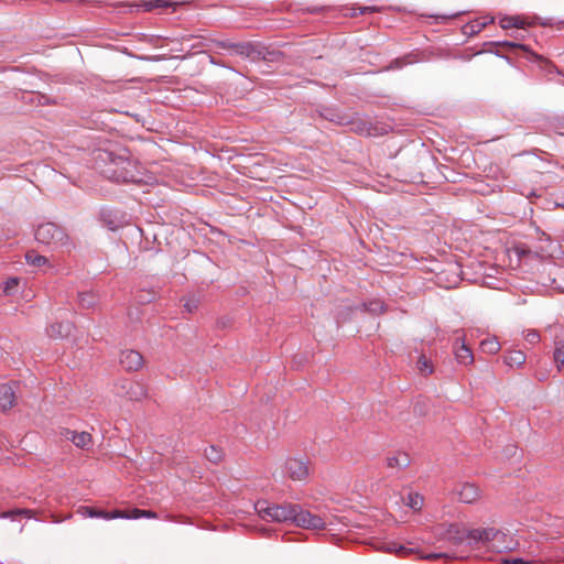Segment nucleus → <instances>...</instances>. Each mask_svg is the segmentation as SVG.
<instances>
[{
    "label": "nucleus",
    "instance_id": "obj_1",
    "mask_svg": "<svg viewBox=\"0 0 564 564\" xmlns=\"http://www.w3.org/2000/svg\"><path fill=\"white\" fill-rule=\"evenodd\" d=\"M254 509L265 521L291 522L296 527L308 530H323L325 528V522L321 517L303 510L300 505H270L265 500H259L256 502Z\"/></svg>",
    "mask_w": 564,
    "mask_h": 564
},
{
    "label": "nucleus",
    "instance_id": "obj_2",
    "mask_svg": "<svg viewBox=\"0 0 564 564\" xmlns=\"http://www.w3.org/2000/svg\"><path fill=\"white\" fill-rule=\"evenodd\" d=\"M97 158L106 164L102 174L113 182L139 184L144 181L139 164L126 154L100 151Z\"/></svg>",
    "mask_w": 564,
    "mask_h": 564
},
{
    "label": "nucleus",
    "instance_id": "obj_3",
    "mask_svg": "<svg viewBox=\"0 0 564 564\" xmlns=\"http://www.w3.org/2000/svg\"><path fill=\"white\" fill-rule=\"evenodd\" d=\"M216 55H237L246 56L251 59H263L273 62L279 53L269 51L263 45H253L251 43L232 42L229 40H214V65L224 64Z\"/></svg>",
    "mask_w": 564,
    "mask_h": 564
},
{
    "label": "nucleus",
    "instance_id": "obj_4",
    "mask_svg": "<svg viewBox=\"0 0 564 564\" xmlns=\"http://www.w3.org/2000/svg\"><path fill=\"white\" fill-rule=\"evenodd\" d=\"M35 239L53 250L69 251L73 243L66 231L54 223L40 225L35 230Z\"/></svg>",
    "mask_w": 564,
    "mask_h": 564
},
{
    "label": "nucleus",
    "instance_id": "obj_5",
    "mask_svg": "<svg viewBox=\"0 0 564 564\" xmlns=\"http://www.w3.org/2000/svg\"><path fill=\"white\" fill-rule=\"evenodd\" d=\"M59 435L62 440L70 442L75 447L85 452H90L94 448L95 441L89 432L62 429Z\"/></svg>",
    "mask_w": 564,
    "mask_h": 564
},
{
    "label": "nucleus",
    "instance_id": "obj_6",
    "mask_svg": "<svg viewBox=\"0 0 564 564\" xmlns=\"http://www.w3.org/2000/svg\"><path fill=\"white\" fill-rule=\"evenodd\" d=\"M116 394L131 401H141L147 397L148 391L142 383L124 379L116 384Z\"/></svg>",
    "mask_w": 564,
    "mask_h": 564
},
{
    "label": "nucleus",
    "instance_id": "obj_7",
    "mask_svg": "<svg viewBox=\"0 0 564 564\" xmlns=\"http://www.w3.org/2000/svg\"><path fill=\"white\" fill-rule=\"evenodd\" d=\"M501 532L495 528L468 529L467 545L478 547L494 541Z\"/></svg>",
    "mask_w": 564,
    "mask_h": 564
},
{
    "label": "nucleus",
    "instance_id": "obj_8",
    "mask_svg": "<svg viewBox=\"0 0 564 564\" xmlns=\"http://www.w3.org/2000/svg\"><path fill=\"white\" fill-rule=\"evenodd\" d=\"M468 529L459 523L449 524L444 533V539L454 546L467 545Z\"/></svg>",
    "mask_w": 564,
    "mask_h": 564
},
{
    "label": "nucleus",
    "instance_id": "obj_9",
    "mask_svg": "<svg viewBox=\"0 0 564 564\" xmlns=\"http://www.w3.org/2000/svg\"><path fill=\"white\" fill-rule=\"evenodd\" d=\"M536 21V17L506 15L500 19L499 24L503 30L511 28L525 29L535 25Z\"/></svg>",
    "mask_w": 564,
    "mask_h": 564
},
{
    "label": "nucleus",
    "instance_id": "obj_10",
    "mask_svg": "<svg viewBox=\"0 0 564 564\" xmlns=\"http://www.w3.org/2000/svg\"><path fill=\"white\" fill-rule=\"evenodd\" d=\"M119 361L127 371H138L143 366L142 355L132 349L121 351Z\"/></svg>",
    "mask_w": 564,
    "mask_h": 564
},
{
    "label": "nucleus",
    "instance_id": "obj_11",
    "mask_svg": "<svg viewBox=\"0 0 564 564\" xmlns=\"http://www.w3.org/2000/svg\"><path fill=\"white\" fill-rule=\"evenodd\" d=\"M17 383H0V409L7 411L15 404Z\"/></svg>",
    "mask_w": 564,
    "mask_h": 564
},
{
    "label": "nucleus",
    "instance_id": "obj_12",
    "mask_svg": "<svg viewBox=\"0 0 564 564\" xmlns=\"http://www.w3.org/2000/svg\"><path fill=\"white\" fill-rule=\"evenodd\" d=\"M285 469L294 480H303L308 475V466L304 460H286Z\"/></svg>",
    "mask_w": 564,
    "mask_h": 564
},
{
    "label": "nucleus",
    "instance_id": "obj_13",
    "mask_svg": "<svg viewBox=\"0 0 564 564\" xmlns=\"http://www.w3.org/2000/svg\"><path fill=\"white\" fill-rule=\"evenodd\" d=\"M76 512L84 518H102L105 520H111L121 517L119 511L107 512L88 506H80Z\"/></svg>",
    "mask_w": 564,
    "mask_h": 564
},
{
    "label": "nucleus",
    "instance_id": "obj_14",
    "mask_svg": "<svg viewBox=\"0 0 564 564\" xmlns=\"http://www.w3.org/2000/svg\"><path fill=\"white\" fill-rule=\"evenodd\" d=\"M74 329L73 323L66 321V322H56L50 325L47 328V334L51 338L58 339V338H66L70 335L72 330Z\"/></svg>",
    "mask_w": 564,
    "mask_h": 564
},
{
    "label": "nucleus",
    "instance_id": "obj_15",
    "mask_svg": "<svg viewBox=\"0 0 564 564\" xmlns=\"http://www.w3.org/2000/svg\"><path fill=\"white\" fill-rule=\"evenodd\" d=\"M457 496L464 503H474L480 498V490L473 484H464L457 490Z\"/></svg>",
    "mask_w": 564,
    "mask_h": 564
},
{
    "label": "nucleus",
    "instance_id": "obj_16",
    "mask_svg": "<svg viewBox=\"0 0 564 564\" xmlns=\"http://www.w3.org/2000/svg\"><path fill=\"white\" fill-rule=\"evenodd\" d=\"M455 358L462 365H470L474 361V355L469 347L462 341L460 346L455 347Z\"/></svg>",
    "mask_w": 564,
    "mask_h": 564
},
{
    "label": "nucleus",
    "instance_id": "obj_17",
    "mask_svg": "<svg viewBox=\"0 0 564 564\" xmlns=\"http://www.w3.org/2000/svg\"><path fill=\"white\" fill-rule=\"evenodd\" d=\"M525 355L521 350H511L505 356V362L509 367H521L525 364Z\"/></svg>",
    "mask_w": 564,
    "mask_h": 564
},
{
    "label": "nucleus",
    "instance_id": "obj_18",
    "mask_svg": "<svg viewBox=\"0 0 564 564\" xmlns=\"http://www.w3.org/2000/svg\"><path fill=\"white\" fill-rule=\"evenodd\" d=\"M494 18H490L489 20H475V21H471L469 23H467L466 25H464L463 28V31L465 34H477L479 32H481L487 24L489 23H494Z\"/></svg>",
    "mask_w": 564,
    "mask_h": 564
},
{
    "label": "nucleus",
    "instance_id": "obj_19",
    "mask_svg": "<svg viewBox=\"0 0 564 564\" xmlns=\"http://www.w3.org/2000/svg\"><path fill=\"white\" fill-rule=\"evenodd\" d=\"M78 301L83 308H93L98 303V296L93 292H82L78 294Z\"/></svg>",
    "mask_w": 564,
    "mask_h": 564
},
{
    "label": "nucleus",
    "instance_id": "obj_20",
    "mask_svg": "<svg viewBox=\"0 0 564 564\" xmlns=\"http://www.w3.org/2000/svg\"><path fill=\"white\" fill-rule=\"evenodd\" d=\"M480 348L484 352L495 355L500 350V344L497 338H486L480 343Z\"/></svg>",
    "mask_w": 564,
    "mask_h": 564
},
{
    "label": "nucleus",
    "instance_id": "obj_21",
    "mask_svg": "<svg viewBox=\"0 0 564 564\" xmlns=\"http://www.w3.org/2000/svg\"><path fill=\"white\" fill-rule=\"evenodd\" d=\"M416 367L421 375L429 376L433 373L434 368L431 360L425 356L421 355L417 359Z\"/></svg>",
    "mask_w": 564,
    "mask_h": 564
},
{
    "label": "nucleus",
    "instance_id": "obj_22",
    "mask_svg": "<svg viewBox=\"0 0 564 564\" xmlns=\"http://www.w3.org/2000/svg\"><path fill=\"white\" fill-rule=\"evenodd\" d=\"M538 561V554L534 551L530 552V555L528 557H511V558H503V564H532Z\"/></svg>",
    "mask_w": 564,
    "mask_h": 564
},
{
    "label": "nucleus",
    "instance_id": "obj_23",
    "mask_svg": "<svg viewBox=\"0 0 564 564\" xmlns=\"http://www.w3.org/2000/svg\"><path fill=\"white\" fill-rule=\"evenodd\" d=\"M25 260L30 265L42 267L46 264L47 259L44 256L36 253L35 251H29L25 253Z\"/></svg>",
    "mask_w": 564,
    "mask_h": 564
},
{
    "label": "nucleus",
    "instance_id": "obj_24",
    "mask_svg": "<svg viewBox=\"0 0 564 564\" xmlns=\"http://www.w3.org/2000/svg\"><path fill=\"white\" fill-rule=\"evenodd\" d=\"M20 284L19 278H10L3 284V293L7 296H11L18 293Z\"/></svg>",
    "mask_w": 564,
    "mask_h": 564
},
{
    "label": "nucleus",
    "instance_id": "obj_25",
    "mask_svg": "<svg viewBox=\"0 0 564 564\" xmlns=\"http://www.w3.org/2000/svg\"><path fill=\"white\" fill-rule=\"evenodd\" d=\"M404 501L413 510H420L423 506V497L416 492H410Z\"/></svg>",
    "mask_w": 564,
    "mask_h": 564
},
{
    "label": "nucleus",
    "instance_id": "obj_26",
    "mask_svg": "<svg viewBox=\"0 0 564 564\" xmlns=\"http://www.w3.org/2000/svg\"><path fill=\"white\" fill-rule=\"evenodd\" d=\"M198 305L199 299H197L195 295H192L185 300L184 308L187 313H193L197 310Z\"/></svg>",
    "mask_w": 564,
    "mask_h": 564
},
{
    "label": "nucleus",
    "instance_id": "obj_27",
    "mask_svg": "<svg viewBox=\"0 0 564 564\" xmlns=\"http://www.w3.org/2000/svg\"><path fill=\"white\" fill-rule=\"evenodd\" d=\"M553 359H554V362H555V365L557 367V370L561 371L562 367L564 366V346L563 347H557L554 350Z\"/></svg>",
    "mask_w": 564,
    "mask_h": 564
},
{
    "label": "nucleus",
    "instance_id": "obj_28",
    "mask_svg": "<svg viewBox=\"0 0 564 564\" xmlns=\"http://www.w3.org/2000/svg\"><path fill=\"white\" fill-rule=\"evenodd\" d=\"M494 45H497V46H502L505 48H521L523 51H527V46L523 45V44H520V43H516V42H509V41H505V42H495L492 43Z\"/></svg>",
    "mask_w": 564,
    "mask_h": 564
},
{
    "label": "nucleus",
    "instance_id": "obj_29",
    "mask_svg": "<svg viewBox=\"0 0 564 564\" xmlns=\"http://www.w3.org/2000/svg\"><path fill=\"white\" fill-rule=\"evenodd\" d=\"M524 338L529 344L535 345L540 341V334L535 329H530L525 333Z\"/></svg>",
    "mask_w": 564,
    "mask_h": 564
},
{
    "label": "nucleus",
    "instance_id": "obj_30",
    "mask_svg": "<svg viewBox=\"0 0 564 564\" xmlns=\"http://www.w3.org/2000/svg\"><path fill=\"white\" fill-rule=\"evenodd\" d=\"M465 11H458V12H455V13H451V14H435V15H431L432 18H434L435 20L437 21H447V20H451V19H455L462 14H464Z\"/></svg>",
    "mask_w": 564,
    "mask_h": 564
},
{
    "label": "nucleus",
    "instance_id": "obj_31",
    "mask_svg": "<svg viewBox=\"0 0 564 564\" xmlns=\"http://www.w3.org/2000/svg\"><path fill=\"white\" fill-rule=\"evenodd\" d=\"M119 512L121 513V517H120V518H133V519H139V518L143 517V513H145V510L133 509L131 514H126V513H123L122 511H119Z\"/></svg>",
    "mask_w": 564,
    "mask_h": 564
},
{
    "label": "nucleus",
    "instance_id": "obj_32",
    "mask_svg": "<svg viewBox=\"0 0 564 564\" xmlns=\"http://www.w3.org/2000/svg\"><path fill=\"white\" fill-rule=\"evenodd\" d=\"M367 310H369L370 312H373V313H382L383 305L380 302H372V303H370V305Z\"/></svg>",
    "mask_w": 564,
    "mask_h": 564
},
{
    "label": "nucleus",
    "instance_id": "obj_33",
    "mask_svg": "<svg viewBox=\"0 0 564 564\" xmlns=\"http://www.w3.org/2000/svg\"><path fill=\"white\" fill-rule=\"evenodd\" d=\"M441 557L448 558L449 556L446 553H429L424 556V558H426V560H436V558H441Z\"/></svg>",
    "mask_w": 564,
    "mask_h": 564
},
{
    "label": "nucleus",
    "instance_id": "obj_34",
    "mask_svg": "<svg viewBox=\"0 0 564 564\" xmlns=\"http://www.w3.org/2000/svg\"><path fill=\"white\" fill-rule=\"evenodd\" d=\"M508 452H509V454H510L511 456H517L518 448H517V446H513V445H512V446H509V447H508Z\"/></svg>",
    "mask_w": 564,
    "mask_h": 564
},
{
    "label": "nucleus",
    "instance_id": "obj_35",
    "mask_svg": "<svg viewBox=\"0 0 564 564\" xmlns=\"http://www.w3.org/2000/svg\"><path fill=\"white\" fill-rule=\"evenodd\" d=\"M17 513H19V514H26L28 517H30L31 510H29V509H20V510H17Z\"/></svg>",
    "mask_w": 564,
    "mask_h": 564
},
{
    "label": "nucleus",
    "instance_id": "obj_36",
    "mask_svg": "<svg viewBox=\"0 0 564 564\" xmlns=\"http://www.w3.org/2000/svg\"><path fill=\"white\" fill-rule=\"evenodd\" d=\"M228 322H229V321H223V319H219V321L217 322V326H218V327H226V326H227V324H228Z\"/></svg>",
    "mask_w": 564,
    "mask_h": 564
},
{
    "label": "nucleus",
    "instance_id": "obj_37",
    "mask_svg": "<svg viewBox=\"0 0 564 564\" xmlns=\"http://www.w3.org/2000/svg\"><path fill=\"white\" fill-rule=\"evenodd\" d=\"M143 517H155V514L151 511H145V513H143Z\"/></svg>",
    "mask_w": 564,
    "mask_h": 564
},
{
    "label": "nucleus",
    "instance_id": "obj_38",
    "mask_svg": "<svg viewBox=\"0 0 564 564\" xmlns=\"http://www.w3.org/2000/svg\"><path fill=\"white\" fill-rule=\"evenodd\" d=\"M394 64H395V67H401L402 66V63H401L400 59H395Z\"/></svg>",
    "mask_w": 564,
    "mask_h": 564
},
{
    "label": "nucleus",
    "instance_id": "obj_39",
    "mask_svg": "<svg viewBox=\"0 0 564 564\" xmlns=\"http://www.w3.org/2000/svg\"><path fill=\"white\" fill-rule=\"evenodd\" d=\"M399 460H389V467H394V463L398 464Z\"/></svg>",
    "mask_w": 564,
    "mask_h": 564
},
{
    "label": "nucleus",
    "instance_id": "obj_40",
    "mask_svg": "<svg viewBox=\"0 0 564 564\" xmlns=\"http://www.w3.org/2000/svg\"><path fill=\"white\" fill-rule=\"evenodd\" d=\"M369 10H370V8L365 7V8L361 10V13H365L366 11H369Z\"/></svg>",
    "mask_w": 564,
    "mask_h": 564
}]
</instances>
